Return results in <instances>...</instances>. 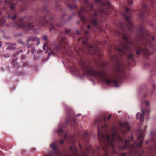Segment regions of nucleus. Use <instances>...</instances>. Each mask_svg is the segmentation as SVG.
Here are the masks:
<instances>
[{
	"label": "nucleus",
	"instance_id": "47",
	"mask_svg": "<svg viewBox=\"0 0 156 156\" xmlns=\"http://www.w3.org/2000/svg\"><path fill=\"white\" fill-rule=\"evenodd\" d=\"M12 45H16V44L15 43H14V44H12Z\"/></svg>",
	"mask_w": 156,
	"mask_h": 156
},
{
	"label": "nucleus",
	"instance_id": "4",
	"mask_svg": "<svg viewBox=\"0 0 156 156\" xmlns=\"http://www.w3.org/2000/svg\"><path fill=\"white\" fill-rule=\"evenodd\" d=\"M156 0H144L142 3L141 8L139 11V16L140 18L143 19L146 14L150 15L152 12L148 7L149 5H150L152 8L154 6Z\"/></svg>",
	"mask_w": 156,
	"mask_h": 156
},
{
	"label": "nucleus",
	"instance_id": "19",
	"mask_svg": "<svg viewBox=\"0 0 156 156\" xmlns=\"http://www.w3.org/2000/svg\"><path fill=\"white\" fill-rule=\"evenodd\" d=\"M89 134L87 132H85L84 133V139L86 140H87V137H88Z\"/></svg>",
	"mask_w": 156,
	"mask_h": 156
},
{
	"label": "nucleus",
	"instance_id": "6",
	"mask_svg": "<svg viewBox=\"0 0 156 156\" xmlns=\"http://www.w3.org/2000/svg\"><path fill=\"white\" fill-rule=\"evenodd\" d=\"M24 19L23 17L20 18L18 21L15 22L14 23L13 26L14 27L23 28L27 31L30 30H33L34 27V26L32 23H23V21Z\"/></svg>",
	"mask_w": 156,
	"mask_h": 156
},
{
	"label": "nucleus",
	"instance_id": "52",
	"mask_svg": "<svg viewBox=\"0 0 156 156\" xmlns=\"http://www.w3.org/2000/svg\"><path fill=\"white\" fill-rule=\"evenodd\" d=\"M2 46V44H0V47H1Z\"/></svg>",
	"mask_w": 156,
	"mask_h": 156
},
{
	"label": "nucleus",
	"instance_id": "42",
	"mask_svg": "<svg viewBox=\"0 0 156 156\" xmlns=\"http://www.w3.org/2000/svg\"><path fill=\"white\" fill-rule=\"evenodd\" d=\"M22 59H24L25 58V56L24 55H23L22 57Z\"/></svg>",
	"mask_w": 156,
	"mask_h": 156
},
{
	"label": "nucleus",
	"instance_id": "5",
	"mask_svg": "<svg viewBox=\"0 0 156 156\" xmlns=\"http://www.w3.org/2000/svg\"><path fill=\"white\" fill-rule=\"evenodd\" d=\"M53 17H50L48 20H47V16H43L40 17L39 18H37L36 20V22L39 23L42 26H45L48 24L50 25V30L51 32L52 31H55L58 30L57 27H59L61 26L59 24H57L55 26L51 22L53 19Z\"/></svg>",
	"mask_w": 156,
	"mask_h": 156
},
{
	"label": "nucleus",
	"instance_id": "14",
	"mask_svg": "<svg viewBox=\"0 0 156 156\" xmlns=\"http://www.w3.org/2000/svg\"><path fill=\"white\" fill-rule=\"evenodd\" d=\"M120 126L121 128H124L128 131L130 130L131 128L129 126V124L128 122H126L125 123H122L120 125Z\"/></svg>",
	"mask_w": 156,
	"mask_h": 156
},
{
	"label": "nucleus",
	"instance_id": "9",
	"mask_svg": "<svg viewBox=\"0 0 156 156\" xmlns=\"http://www.w3.org/2000/svg\"><path fill=\"white\" fill-rule=\"evenodd\" d=\"M116 72L119 76V78H123L125 75V73L124 70L121 68L120 62L117 63L115 67Z\"/></svg>",
	"mask_w": 156,
	"mask_h": 156
},
{
	"label": "nucleus",
	"instance_id": "12",
	"mask_svg": "<svg viewBox=\"0 0 156 156\" xmlns=\"http://www.w3.org/2000/svg\"><path fill=\"white\" fill-rule=\"evenodd\" d=\"M38 38L36 37L32 36L29 37L27 40V44L29 45L33 44L32 42L34 41H37Z\"/></svg>",
	"mask_w": 156,
	"mask_h": 156
},
{
	"label": "nucleus",
	"instance_id": "34",
	"mask_svg": "<svg viewBox=\"0 0 156 156\" xmlns=\"http://www.w3.org/2000/svg\"><path fill=\"white\" fill-rule=\"evenodd\" d=\"M91 26L90 25L88 24L87 26V29H89L91 28Z\"/></svg>",
	"mask_w": 156,
	"mask_h": 156
},
{
	"label": "nucleus",
	"instance_id": "57",
	"mask_svg": "<svg viewBox=\"0 0 156 156\" xmlns=\"http://www.w3.org/2000/svg\"><path fill=\"white\" fill-rule=\"evenodd\" d=\"M1 15V13H0V15Z\"/></svg>",
	"mask_w": 156,
	"mask_h": 156
},
{
	"label": "nucleus",
	"instance_id": "53",
	"mask_svg": "<svg viewBox=\"0 0 156 156\" xmlns=\"http://www.w3.org/2000/svg\"><path fill=\"white\" fill-rule=\"evenodd\" d=\"M98 150H99V147L98 148Z\"/></svg>",
	"mask_w": 156,
	"mask_h": 156
},
{
	"label": "nucleus",
	"instance_id": "1",
	"mask_svg": "<svg viewBox=\"0 0 156 156\" xmlns=\"http://www.w3.org/2000/svg\"><path fill=\"white\" fill-rule=\"evenodd\" d=\"M124 11L122 14L124 17L126 23H121L119 27L121 31L119 34L122 36L124 40L120 42V46L117 48V50L122 56L125 55L126 52H130L132 47H135L137 55L140 53L143 54L147 57L151 54H153L156 50L155 40L151 36L150 32L147 30L143 25L139 27L138 30V35L136 40L137 42L135 46L133 41L129 38V33H133L134 27L133 23L130 20L132 17V12H134V9H129L125 7Z\"/></svg>",
	"mask_w": 156,
	"mask_h": 156
},
{
	"label": "nucleus",
	"instance_id": "46",
	"mask_svg": "<svg viewBox=\"0 0 156 156\" xmlns=\"http://www.w3.org/2000/svg\"><path fill=\"white\" fill-rule=\"evenodd\" d=\"M28 65V64H27V63H24V65L25 66H26V65Z\"/></svg>",
	"mask_w": 156,
	"mask_h": 156
},
{
	"label": "nucleus",
	"instance_id": "16",
	"mask_svg": "<svg viewBox=\"0 0 156 156\" xmlns=\"http://www.w3.org/2000/svg\"><path fill=\"white\" fill-rule=\"evenodd\" d=\"M67 6L71 9H77V6L75 5H71L69 3L67 4Z\"/></svg>",
	"mask_w": 156,
	"mask_h": 156
},
{
	"label": "nucleus",
	"instance_id": "40",
	"mask_svg": "<svg viewBox=\"0 0 156 156\" xmlns=\"http://www.w3.org/2000/svg\"><path fill=\"white\" fill-rule=\"evenodd\" d=\"M155 72V70H152L151 71V75H152V74H151V73H152V72Z\"/></svg>",
	"mask_w": 156,
	"mask_h": 156
},
{
	"label": "nucleus",
	"instance_id": "26",
	"mask_svg": "<svg viewBox=\"0 0 156 156\" xmlns=\"http://www.w3.org/2000/svg\"><path fill=\"white\" fill-rule=\"evenodd\" d=\"M43 10L45 11V12H46L47 13H48V8L46 6H44L43 8Z\"/></svg>",
	"mask_w": 156,
	"mask_h": 156
},
{
	"label": "nucleus",
	"instance_id": "13",
	"mask_svg": "<svg viewBox=\"0 0 156 156\" xmlns=\"http://www.w3.org/2000/svg\"><path fill=\"white\" fill-rule=\"evenodd\" d=\"M18 16V13L14 12L11 13H9L8 16V18L9 19H11L12 20L15 19Z\"/></svg>",
	"mask_w": 156,
	"mask_h": 156
},
{
	"label": "nucleus",
	"instance_id": "48",
	"mask_svg": "<svg viewBox=\"0 0 156 156\" xmlns=\"http://www.w3.org/2000/svg\"><path fill=\"white\" fill-rule=\"evenodd\" d=\"M146 143V144H148V141H147Z\"/></svg>",
	"mask_w": 156,
	"mask_h": 156
},
{
	"label": "nucleus",
	"instance_id": "7",
	"mask_svg": "<svg viewBox=\"0 0 156 156\" xmlns=\"http://www.w3.org/2000/svg\"><path fill=\"white\" fill-rule=\"evenodd\" d=\"M79 146L80 149L81 150L82 155L80 154L79 153L78 149L75 145H73V147H70V149L72 151L74 154L76 156H88V155L87 154H86L84 152L83 150H82V147L80 144H79Z\"/></svg>",
	"mask_w": 156,
	"mask_h": 156
},
{
	"label": "nucleus",
	"instance_id": "38",
	"mask_svg": "<svg viewBox=\"0 0 156 156\" xmlns=\"http://www.w3.org/2000/svg\"><path fill=\"white\" fill-rule=\"evenodd\" d=\"M64 137L65 138H67V135H66V134H64Z\"/></svg>",
	"mask_w": 156,
	"mask_h": 156
},
{
	"label": "nucleus",
	"instance_id": "41",
	"mask_svg": "<svg viewBox=\"0 0 156 156\" xmlns=\"http://www.w3.org/2000/svg\"><path fill=\"white\" fill-rule=\"evenodd\" d=\"M40 44V41H38L37 42V45H39Z\"/></svg>",
	"mask_w": 156,
	"mask_h": 156
},
{
	"label": "nucleus",
	"instance_id": "32",
	"mask_svg": "<svg viewBox=\"0 0 156 156\" xmlns=\"http://www.w3.org/2000/svg\"><path fill=\"white\" fill-rule=\"evenodd\" d=\"M127 154L126 153H122L120 156H125Z\"/></svg>",
	"mask_w": 156,
	"mask_h": 156
},
{
	"label": "nucleus",
	"instance_id": "30",
	"mask_svg": "<svg viewBox=\"0 0 156 156\" xmlns=\"http://www.w3.org/2000/svg\"><path fill=\"white\" fill-rule=\"evenodd\" d=\"M18 42L20 44H21L23 45L24 44L23 42L21 40H19L18 41Z\"/></svg>",
	"mask_w": 156,
	"mask_h": 156
},
{
	"label": "nucleus",
	"instance_id": "2",
	"mask_svg": "<svg viewBox=\"0 0 156 156\" xmlns=\"http://www.w3.org/2000/svg\"><path fill=\"white\" fill-rule=\"evenodd\" d=\"M81 28L80 31H76V34L79 36L83 33L84 34V37H80L78 39L79 41L82 42L83 44V48H81L79 46H77L74 48V49L75 54L80 58L79 64L83 72L86 75H91L94 77H98L101 80L105 81L107 85H109L112 84H114L115 87L118 86L117 80L115 78H112L111 80L108 76V78L107 79L104 72L96 71L94 69V66L91 62H85L82 59V55H98L99 57H101V55L99 53L100 49L97 45L94 46L88 43L87 41L88 38L87 35L89 31L85 30L83 27H82Z\"/></svg>",
	"mask_w": 156,
	"mask_h": 156
},
{
	"label": "nucleus",
	"instance_id": "37",
	"mask_svg": "<svg viewBox=\"0 0 156 156\" xmlns=\"http://www.w3.org/2000/svg\"><path fill=\"white\" fill-rule=\"evenodd\" d=\"M153 87L154 89H155L156 88V86L155 84H154L153 86Z\"/></svg>",
	"mask_w": 156,
	"mask_h": 156
},
{
	"label": "nucleus",
	"instance_id": "25",
	"mask_svg": "<svg viewBox=\"0 0 156 156\" xmlns=\"http://www.w3.org/2000/svg\"><path fill=\"white\" fill-rule=\"evenodd\" d=\"M22 52V51L21 50H20V51H17L15 53L13 54V56H16V55H17V54H18Z\"/></svg>",
	"mask_w": 156,
	"mask_h": 156
},
{
	"label": "nucleus",
	"instance_id": "56",
	"mask_svg": "<svg viewBox=\"0 0 156 156\" xmlns=\"http://www.w3.org/2000/svg\"><path fill=\"white\" fill-rule=\"evenodd\" d=\"M104 63H103V65H104Z\"/></svg>",
	"mask_w": 156,
	"mask_h": 156
},
{
	"label": "nucleus",
	"instance_id": "10",
	"mask_svg": "<svg viewBox=\"0 0 156 156\" xmlns=\"http://www.w3.org/2000/svg\"><path fill=\"white\" fill-rule=\"evenodd\" d=\"M142 113L141 114H140V113L138 112L137 113L136 115V118L139 119L140 121H143L144 119V115L145 113H149L150 112V110L149 108L146 109L145 111L143 110H142Z\"/></svg>",
	"mask_w": 156,
	"mask_h": 156
},
{
	"label": "nucleus",
	"instance_id": "29",
	"mask_svg": "<svg viewBox=\"0 0 156 156\" xmlns=\"http://www.w3.org/2000/svg\"><path fill=\"white\" fill-rule=\"evenodd\" d=\"M48 38V37L46 35H44L43 37V39L44 40H46Z\"/></svg>",
	"mask_w": 156,
	"mask_h": 156
},
{
	"label": "nucleus",
	"instance_id": "49",
	"mask_svg": "<svg viewBox=\"0 0 156 156\" xmlns=\"http://www.w3.org/2000/svg\"><path fill=\"white\" fill-rule=\"evenodd\" d=\"M86 150L87 151V152H88V149H87Z\"/></svg>",
	"mask_w": 156,
	"mask_h": 156
},
{
	"label": "nucleus",
	"instance_id": "23",
	"mask_svg": "<svg viewBox=\"0 0 156 156\" xmlns=\"http://www.w3.org/2000/svg\"><path fill=\"white\" fill-rule=\"evenodd\" d=\"M15 49L16 48L12 46H9L7 48V49L9 50H13Z\"/></svg>",
	"mask_w": 156,
	"mask_h": 156
},
{
	"label": "nucleus",
	"instance_id": "3",
	"mask_svg": "<svg viewBox=\"0 0 156 156\" xmlns=\"http://www.w3.org/2000/svg\"><path fill=\"white\" fill-rule=\"evenodd\" d=\"M43 49L47 51L48 52L50 51L48 56L57 54H63L68 55L72 57H75V54L72 51V49L68 45L66 39L62 34H60L56 41L50 47H48L46 43L43 47Z\"/></svg>",
	"mask_w": 156,
	"mask_h": 156
},
{
	"label": "nucleus",
	"instance_id": "31",
	"mask_svg": "<svg viewBox=\"0 0 156 156\" xmlns=\"http://www.w3.org/2000/svg\"><path fill=\"white\" fill-rule=\"evenodd\" d=\"M111 117H112V115L111 114H110V115H108V116L107 117V120H109L110 119Z\"/></svg>",
	"mask_w": 156,
	"mask_h": 156
},
{
	"label": "nucleus",
	"instance_id": "43",
	"mask_svg": "<svg viewBox=\"0 0 156 156\" xmlns=\"http://www.w3.org/2000/svg\"><path fill=\"white\" fill-rule=\"evenodd\" d=\"M154 140H155V139L153 138L151 139V140L152 141H154Z\"/></svg>",
	"mask_w": 156,
	"mask_h": 156
},
{
	"label": "nucleus",
	"instance_id": "45",
	"mask_svg": "<svg viewBox=\"0 0 156 156\" xmlns=\"http://www.w3.org/2000/svg\"><path fill=\"white\" fill-rule=\"evenodd\" d=\"M80 21H78L77 22V24H80Z\"/></svg>",
	"mask_w": 156,
	"mask_h": 156
},
{
	"label": "nucleus",
	"instance_id": "35",
	"mask_svg": "<svg viewBox=\"0 0 156 156\" xmlns=\"http://www.w3.org/2000/svg\"><path fill=\"white\" fill-rule=\"evenodd\" d=\"M64 140H60V143L61 144H62L64 143Z\"/></svg>",
	"mask_w": 156,
	"mask_h": 156
},
{
	"label": "nucleus",
	"instance_id": "50",
	"mask_svg": "<svg viewBox=\"0 0 156 156\" xmlns=\"http://www.w3.org/2000/svg\"><path fill=\"white\" fill-rule=\"evenodd\" d=\"M6 9V8L5 7H4V9L5 10Z\"/></svg>",
	"mask_w": 156,
	"mask_h": 156
},
{
	"label": "nucleus",
	"instance_id": "20",
	"mask_svg": "<svg viewBox=\"0 0 156 156\" xmlns=\"http://www.w3.org/2000/svg\"><path fill=\"white\" fill-rule=\"evenodd\" d=\"M71 33V30L70 29H66L65 30V34H70Z\"/></svg>",
	"mask_w": 156,
	"mask_h": 156
},
{
	"label": "nucleus",
	"instance_id": "39",
	"mask_svg": "<svg viewBox=\"0 0 156 156\" xmlns=\"http://www.w3.org/2000/svg\"><path fill=\"white\" fill-rule=\"evenodd\" d=\"M81 115V114H78L76 115V116H80Z\"/></svg>",
	"mask_w": 156,
	"mask_h": 156
},
{
	"label": "nucleus",
	"instance_id": "21",
	"mask_svg": "<svg viewBox=\"0 0 156 156\" xmlns=\"http://www.w3.org/2000/svg\"><path fill=\"white\" fill-rule=\"evenodd\" d=\"M12 63L14 66H16L17 64L16 60H13L12 62Z\"/></svg>",
	"mask_w": 156,
	"mask_h": 156
},
{
	"label": "nucleus",
	"instance_id": "22",
	"mask_svg": "<svg viewBox=\"0 0 156 156\" xmlns=\"http://www.w3.org/2000/svg\"><path fill=\"white\" fill-rule=\"evenodd\" d=\"M101 122V119L100 118H98L96 120H95L96 123L100 124Z\"/></svg>",
	"mask_w": 156,
	"mask_h": 156
},
{
	"label": "nucleus",
	"instance_id": "15",
	"mask_svg": "<svg viewBox=\"0 0 156 156\" xmlns=\"http://www.w3.org/2000/svg\"><path fill=\"white\" fill-rule=\"evenodd\" d=\"M50 147L52 148L53 150L57 151V145L55 143H53L51 144Z\"/></svg>",
	"mask_w": 156,
	"mask_h": 156
},
{
	"label": "nucleus",
	"instance_id": "36",
	"mask_svg": "<svg viewBox=\"0 0 156 156\" xmlns=\"http://www.w3.org/2000/svg\"><path fill=\"white\" fill-rule=\"evenodd\" d=\"M101 0H94V1L95 2H100Z\"/></svg>",
	"mask_w": 156,
	"mask_h": 156
},
{
	"label": "nucleus",
	"instance_id": "55",
	"mask_svg": "<svg viewBox=\"0 0 156 156\" xmlns=\"http://www.w3.org/2000/svg\"><path fill=\"white\" fill-rule=\"evenodd\" d=\"M155 146H156V143H155Z\"/></svg>",
	"mask_w": 156,
	"mask_h": 156
},
{
	"label": "nucleus",
	"instance_id": "33",
	"mask_svg": "<svg viewBox=\"0 0 156 156\" xmlns=\"http://www.w3.org/2000/svg\"><path fill=\"white\" fill-rule=\"evenodd\" d=\"M103 119L104 120V122H105L106 120V116H103Z\"/></svg>",
	"mask_w": 156,
	"mask_h": 156
},
{
	"label": "nucleus",
	"instance_id": "51",
	"mask_svg": "<svg viewBox=\"0 0 156 156\" xmlns=\"http://www.w3.org/2000/svg\"><path fill=\"white\" fill-rule=\"evenodd\" d=\"M64 15H63V16H62V19L63 18V17H64Z\"/></svg>",
	"mask_w": 156,
	"mask_h": 156
},
{
	"label": "nucleus",
	"instance_id": "44",
	"mask_svg": "<svg viewBox=\"0 0 156 156\" xmlns=\"http://www.w3.org/2000/svg\"><path fill=\"white\" fill-rule=\"evenodd\" d=\"M72 16H71L70 17H69L68 20H70L71 19V18L72 17Z\"/></svg>",
	"mask_w": 156,
	"mask_h": 156
},
{
	"label": "nucleus",
	"instance_id": "11",
	"mask_svg": "<svg viewBox=\"0 0 156 156\" xmlns=\"http://www.w3.org/2000/svg\"><path fill=\"white\" fill-rule=\"evenodd\" d=\"M3 0H0V2L2 3ZM4 2L5 4H8L10 5L9 8L12 11H15V6L16 5L13 2L15 0H4Z\"/></svg>",
	"mask_w": 156,
	"mask_h": 156
},
{
	"label": "nucleus",
	"instance_id": "54",
	"mask_svg": "<svg viewBox=\"0 0 156 156\" xmlns=\"http://www.w3.org/2000/svg\"><path fill=\"white\" fill-rule=\"evenodd\" d=\"M94 153H95V151H94Z\"/></svg>",
	"mask_w": 156,
	"mask_h": 156
},
{
	"label": "nucleus",
	"instance_id": "8",
	"mask_svg": "<svg viewBox=\"0 0 156 156\" xmlns=\"http://www.w3.org/2000/svg\"><path fill=\"white\" fill-rule=\"evenodd\" d=\"M72 113L73 112L71 110H70L69 112H67V117L65 122L66 125L71 122H73V126L76 124V122L73 116Z\"/></svg>",
	"mask_w": 156,
	"mask_h": 156
},
{
	"label": "nucleus",
	"instance_id": "27",
	"mask_svg": "<svg viewBox=\"0 0 156 156\" xmlns=\"http://www.w3.org/2000/svg\"><path fill=\"white\" fill-rule=\"evenodd\" d=\"M143 103L145 104L146 106H149V102L148 101L144 100Z\"/></svg>",
	"mask_w": 156,
	"mask_h": 156
},
{
	"label": "nucleus",
	"instance_id": "28",
	"mask_svg": "<svg viewBox=\"0 0 156 156\" xmlns=\"http://www.w3.org/2000/svg\"><path fill=\"white\" fill-rule=\"evenodd\" d=\"M127 1L129 4L131 5L133 3V0H127Z\"/></svg>",
	"mask_w": 156,
	"mask_h": 156
},
{
	"label": "nucleus",
	"instance_id": "18",
	"mask_svg": "<svg viewBox=\"0 0 156 156\" xmlns=\"http://www.w3.org/2000/svg\"><path fill=\"white\" fill-rule=\"evenodd\" d=\"M57 132L59 134H60L61 136H62L64 134V132L63 130L61 128H59L58 130L57 131Z\"/></svg>",
	"mask_w": 156,
	"mask_h": 156
},
{
	"label": "nucleus",
	"instance_id": "17",
	"mask_svg": "<svg viewBox=\"0 0 156 156\" xmlns=\"http://www.w3.org/2000/svg\"><path fill=\"white\" fill-rule=\"evenodd\" d=\"M127 58L133 61L134 60V55L131 53H130L128 55Z\"/></svg>",
	"mask_w": 156,
	"mask_h": 156
},
{
	"label": "nucleus",
	"instance_id": "24",
	"mask_svg": "<svg viewBox=\"0 0 156 156\" xmlns=\"http://www.w3.org/2000/svg\"><path fill=\"white\" fill-rule=\"evenodd\" d=\"M0 23L2 24V25L5 24V20L4 19H2L0 20Z\"/></svg>",
	"mask_w": 156,
	"mask_h": 156
}]
</instances>
